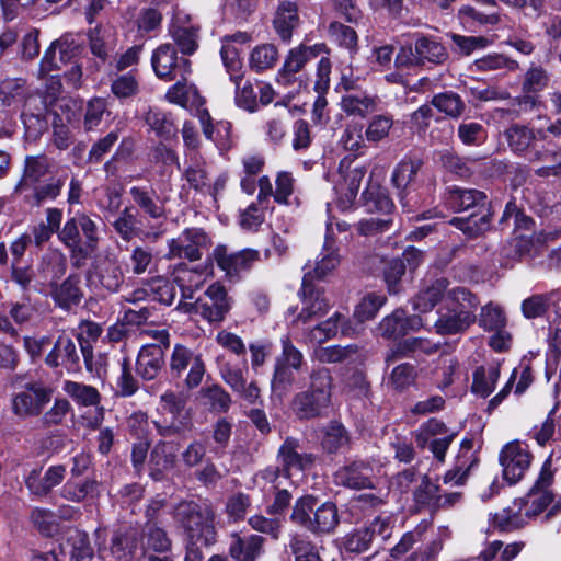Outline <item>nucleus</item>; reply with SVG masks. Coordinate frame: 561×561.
Returning <instances> with one entry per match:
<instances>
[{
  "label": "nucleus",
  "instance_id": "f257e3e1",
  "mask_svg": "<svg viewBox=\"0 0 561 561\" xmlns=\"http://www.w3.org/2000/svg\"><path fill=\"white\" fill-rule=\"evenodd\" d=\"M448 206L455 211L472 213L467 217H455L450 224L469 237H476L489 228L490 211L486 195L473 188H450L446 198Z\"/></svg>",
  "mask_w": 561,
  "mask_h": 561
},
{
  "label": "nucleus",
  "instance_id": "f03ea898",
  "mask_svg": "<svg viewBox=\"0 0 561 561\" xmlns=\"http://www.w3.org/2000/svg\"><path fill=\"white\" fill-rule=\"evenodd\" d=\"M333 377L325 367H317L309 374V385L293 399L291 409L299 419L322 416L332 402Z\"/></svg>",
  "mask_w": 561,
  "mask_h": 561
},
{
  "label": "nucleus",
  "instance_id": "7ed1b4c3",
  "mask_svg": "<svg viewBox=\"0 0 561 561\" xmlns=\"http://www.w3.org/2000/svg\"><path fill=\"white\" fill-rule=\"evenodd\" d=\"M174 520L183 529L185 541L209 546L216 541L214 512L206 505L185 501L174 508Z\"/></svg>",
  "mask_w": 561,
  "mask_h": 561
},
{
  "label": "nucleus",
  "instance_id": "20e7f679",
  "mask_svg": "<svg viewBox=\"0 0 561 561\" xmlns=\"http://www.w3.org/2000/svg\"><path fill=\"white\" fill-rule=\"evenodd\" d=\"M186 400L179 393L165 391L159 398L157 412L159 419L153 424L162 436H172L188 427V414L185 411Z\"/></svg>",
  "mask_w": 561,
  "mask_h": 561
},
{
  "label": "nucleus",
  "instance_id": "39448f33",
  "mask_svg": "<svg viewBox=\"0 0 561 561\" xmlns=\"http://www.w3.org/2000/svg\"><path fill=\"white\" fill-rule=\"evenodd\" d=\"M232 298L220 283H213L192 305V311L209 323H221L230 312Z\"/></svg>",
  "mask_w": 561,
  "mask_h": 561
},
{
  "label": "nucleus",
  "instance_id": "423d86ee",
  "mask_svg": "<svg viewBox=\"0 0 561 561\" xmlns=\"http://www.w3.org/2000/svg\"><path fill=\"white\" fill-rule=\"evenodd\" d=\"M534 456L525 442L515 439L505 444L499 454L503 479L510 484L519 482L529 470Z\"/></svg>",
  "mask_w": 561,
  "mask_h": 561
},
{
  "label": "nucleus",
  "instance_id": "0eeeda50",
  "mask_svg": "<svg viewBox=\"0 0 561 561\" xmlns=\"http://www.w3.org/2000/svg\"><path fill=\"white\" fill-rule=\"evenodd\" d=\"M53 396L51 388L41 381L25 383L11 399L14 415L21 419L37 416Z\"/></svg>",
  "mask_w": 561,
  "mask_h": 561
},
{
  "label": "nucleus",
  "instance_id": "6e6552de",
  "mask_svg": "<svg viewBox=\"0 0 561 561\" xmlns=\"http://www.w3.org/2000/svg\"><path fill=\"white\" fill-rule=\"evenodd\" d=\"M211 244L210 237L197 227L184 229L176 238L168 241V260L187 259L191 262L202 259L203 251Z\"/></svg>",
  "mask_w": 561,
  "mask_h": 561
},
{
  "label": "nucleus",
  "instance_id": "1a4fd4ad",
  "mask_svg": "<svg viewBox=\"0 0 561 561\" xmlns=\"http://www.w3.org/2000/svg\"><path fill=\"white\" fill-rule=\"evenodd\" d=\"M151 64L157 77L164 81H172L191 73V61L184 56L179 57L176 49L170 43L162 44L153 50Z\"/></svg>",
  "mask_w": 561,
  "mask_h": 561
},
{
  "label": "nucleus",
  "instance_id": "9d476101",
  "mask_svg": "<svg viewBox=\"0 0 561 561\" xmlns=\"http://www.w3.org/2000/svg\"><path fill=\"white\" fill-rule=\"evenodd\" d=\"M82 46L72 34H65L51 42L45 50L39 62V75L47 76L50 71L60 69L62 65L70 62L80 55Z\"/></svg>",
  "mask_w": 561,
  "mask_h": 561
},
{
  "label": "nucleus",
  "instance_id": "9b49d317",
  "mask_svg": "<svg viewBox=\"0 0 561 561\" xmlns=\"http://www.w3.org/2000/svg\"><path fill=\"white\" fill-rule=\"evenodd\" d=\"M213 259L229 279H239L260 261V253L253 249L229 253L226 245L219 244L213 251Z\"/></svg>",
  "mask_w": 561,
  "mask_h": 561
},
{
  "label": "nucleus",
  "instance_id": "f8f14e48",
  "mask_svg": "<svg viewBox=\"0 0 561 561\" xmlns=\"http://www.w3.org/2000/svg\"><path fill=\"white\" fill-rule=\"evenodd\" d=\"M504 137L510 149L518 156H527L531 162L545 159L546 152L536 149V133L533 128L520 124L511 125L505 131Z\"/></svg>",
  "mask_w": 561,
  "mask_h": 561
},
{
  "label": "nucleus",
  "instance_id": "ddd939ff",
  "mask_svg": "<svg viewBox=\"0 0 561 561\" xmlns=\"http://www.w3.org/2000/svg\"><path fill=\"white\" fill-rule=\"evenodd\" d=\"M374 466L368 460H354L334 473V482L350 489L374 488Z\"/></svg>",
  "mask_w": 561,
  "mask_h": 561
},
{
  "label": "nucleus",
  "instance_id": "4468645a",
  "mask_svg": "<svg viewBox=\"0 0 561 561\" xmlns=\"http://www.w3.org/2000/svg\"><path fill=\"white\" fill-rule=\"evenodd\" d=\"M478 462L479 458L476 451H473V440L471 438H465L460 444L454 468L448 470L443 477L444 483L455 485L465 484L471 469L474 468Z\"/></svg>",
  "mask_w": 561,
  "mask_h": 561
},
{
  "label": "nucleus",
  "instance_id": "2eb2a0df",
  "mask_svg": "<svg viewBox=\"0 0 561 561\" xmlns=\"http://www.w3.org/2000/svg\"><path fill=\"white\" fill-rule=\"evenodd\" d=\"M423 165V161L417 157H404L393 169L391 182L398 190V196L405 207L409 190L414 184L416 175Z\"/></svg>",
  "mask_w": 561,
  "mask_h": 561
},
{
  "label": "nucleus",
  "instance_id": "dca6fc26",
  "mask_svg": "<svg viewBox=\"0 0 561 561\" xmlns=\"http://www.w3.org/2000/svg\"><path fill=\"white\" fill-rule=\"evenodd\" d=\"M423 325L420 316H408L402 309H396L379 323L380 334L387 339H397L416 331Z\"/></svg>",
  "mask_w": 561,
  "mask_h": 561
},
{
  "label": "nucleus",
  "instance_id": "f3484780",
  "mask_svg": "<svg viewBox=\"0 0 561 561\" xmlns=\"http://www.w3.org/2000/svg\"><path fill=\"white\" fill-rule=\"evenodd\" d=\"M299 449L298 440L288 437L278 450V461L287 477L290 476L293 470H307L314 462L316 457L313 454L300 453Z\"/></svg>",
  "mask_w": 561,
  "mask_h": 561
},
{
  "label": "nucleus",
  "instance_id": "a211bd4d",
  "mask_svg": "<svg viewBox=\"0 0 561 561\" xmlns=\"http://www.w3.org/2000/svg\"><path fill=\"white\" fill-rule=\"evenodd\" d=\"M50 159L45 154L26 156L22 175L14 187V193L23 194L33 185L38 184L43 178L50 173Z\"/></svg>",
  "mask_w": 561,
  "mask_h": 561
},
{
  "label": "nucleus",
  "instance_id": "6ab92c4d",
  "mask_svg": "<svg viewBox=\"0 0 561 561\" xmlns=\"http://www.w3.org/2000/svg\"><path fill=\"white\" fill-rule=\"evenodd\" d=\"M339 329L344 336H353L358 333V329L353 327L342 313L335 312L328 320L313 327L308 333V339L311 343L320 345L334 337Z\"/></svg>",
  "mask_w": 561,
  "mask_h": 561
},
{
  "label": "nucleus",
  "instance_id": "aec40b11",
  "mask_svg": "<svg viewBox=\"0 0 561 561\" xmlns=\"http://www.w3.org/2000/svg\"><path fill=\"white\" fill-rule=\"evenodd\" d=\"M322 49V45L306 46L300 45L289 50L285 58L283 67L278 71V80L289 83L293 77L299 72L304 66L316 58Z\"/></svg>",
  "mask_w": 561,
  "mask_h": 561
},
{
  "label": "nucleus",
  "instance_id": "412c9836",
  "mask_svg": "<svg viewBox=\"0 0 561 561\" xmlns=\"http://www.w3.org/2000/svg\"><path fill=\"white\" fill-rule=\"evenodd\" d=\"M184 164L183 178L191 188L204 194L210 179L204 157L199 151L186 152Z\"/></svg>",
  "mask_w": 561,
  "mask_h": 561
},
{
  "label": "nucleus",
  "instance_id": "4be33fe9",
  "mask_svg": "<svg viewBox=\"0 0 561 561\" xmlns=\"http://www.w3.org/2000/svg\"><path fill=\"white\" fill-rule=\"evenodd\" d=\"M265 539L259 535L242 537L238 533L231 534L229 546L230 556L237 561H256L263 553Z\"/></svg>",
  "mask_w": 561,
  "mask_h": 561
},
{
  "label": "nucleus",
  "instance_id": "5701e85b",
  "mask_svg": "<svg viewBox=\"0 0 561 561\" xmlns=\"http://www.w3.org/2000/svg\"><path fill=\"white\" fill-rule=\"evenodd\" d=\"M448 285V280L443 277L424 283L419 293L412 298L413 309L422 313L430 312L442 300Z\"/></svg>",
  "mask_w": 561,
  "mask_h": 561
},
{
  "label": "nucleus",
  "instance_id": "b1692460",
  "mask_svg": "<svg viewBox=\"0 0 561 561\" xmlns=\"http://www.w3.org/2000/svg\"><path fill=\"white\" fill-rule=\"evenodd\" d=\"M476 320V316L471 310L449 309L443 313L435 322V329L438 334H457L467 330Z\"/></svg>",
  "mask_w": 561,
  "mask_h": 561
},
{
  "label": "nucleus",
  "instance_id": "393cba45",
  "mask_svg": "<svg viewBox=\"0 0 561 561\" xmlns=\"http://www.w3.org/2000/svg\"><path fill=\"white\" fill-rule=\"evenodd\" d=\"M163 356L164 352L161 345L147 344L142 346L136 362L137 374L146 380L154 379L163 365Z\"/></svg>",
  "mask_w": 561,
  "mask_h": 561
},
{
  "label": "nucleus",
  "instance_id": "a878e982",
  "mask_svg": "<svg viewBox=\"0 0 561 561\" xmlns=\"http://www.w3.org/2000/svg\"><path fill=\"white\" fill-rule=\"evenodd\" d=\"M65 473L66 468L61 465L49 467L43 477L37 470H33L27 476L25 483L31 493L44 496L64 480Z\"/></svg>",
  "mask_w": 561,
  "mask_h": 561
},
{
  "label": "nucleus",
  "instance_id": "bb28decb",
  "mask_svg": "<svg viewBox=\"0 0 561 561\" xmlns=\"http://www.w3.org/2000/svg\"><path fill=\"white\" fill-rule=\"evenodd\" d=\"M45 363L49 367L64 365L68 370L75 369L79 363L75 342L67 335H60L53 350L46 355Z\"/></svg>",
  "mask_w": 561,
  "mask_h": 561
},
{
  "label": "nucleus",
  "instance_id": "cd10ccee",
  "mask_svg": "<svg viewBox=\"0 0 561 561\" xmlns=\"http://www.w3.org/2000/svg\"><path fill=\"white\" fill-rule=\"evenodd\" d=\"M300 19L296 3L290 1L280 2L273 19V26L279 38L285 43H289L293 32L298 27Z\"/></svg>",
  "mask_w": 561,
  "mask_h": 561
},
{
  "label": "nucleus",
  "instance_id": "c85d7f7f",
  "mask_svg": "<svg viewBox=\"0 0 561 561\" xmlns=\"http://www.w3.org/2000/svg\"><path fill=\"white\" fill-rule=\"evenodd\" d=\"M378 100L367 92H350L342 96L341 108L348 116L365 118L377 110Z\"/></svg>",
  "mask_w": 561,
  "mask_h": 561
},
{
  "label": "nucleus",
  "instance_id": "c756f323",
  "mask_svg": "<svg viewBox=\"0 0 561 561\" xmlns=\"http://www.w3.org/2000/svg\"><path fill=\"white\" fill-rule=\"evenodd\" d=\"M317 497L304 495L296 500L290 514V522L306 531L316 533Z\"/></svg>",
  "mask_w": 561,
  "mask_h": 561
},
{
  "label": "nucleus",
  "instance_id": "7c9ffc66",
  "mask_svg": "<svg viewBox=\"0 0 561 561\" xmlns=\"http://www.w3.org/2000/svg\"><path fill=\"white\" fill-rule=\"evenodd\" d=\"M500 374L499 363L478 366L473 371L471 391L477 396L486 398L495 389Z\"/></svg>",
  "mask_w": 561,
  "mask_h": 561
},
{
  "label": "nucleus",
  "instance_id": "2f4dec72",
  "mask_svg": "<svg viewBox=\"0 0 561 561\" xmlns=\"http://www.w3.org/2000/svg\"><path fill=\"white\" fill-rule=\"evenodd\" d=\"M561 300V290L533 295L522 302V313L526 319L543 317L546 312Z\"/></svg>",
  "mask_w": 561,
  "mask_h": 561
},
{
  "label": "nucleus",
  "instance_id": "473e14b6",
  "mask_svg": "<svg viewBox=\"0 0 561 561\" xmlns=\"http://www.w3.org/2000/svg\"><path fill=\"white\" fill-rule=\"evenodd\" d=\"M129 194L135 204L150 218L159 219L163 216L164 208L154 190L147 186H131Z\"/></svg>",
  "mask_w": 561,
  "mask_h": 561
},
{
  "label": "nucleus",
  "instance_id": "72a5a7b5",
  "mask_svg": "<svg viewBox=\"0 0 561 561\" xmlns=\"http://www.w3.org/2000/svg\"><path fill=\"white\" fill-rule=\"evenodd\" d=\"M80 231L78 213H76L73 217L67 219L62 228L59 227L57 237L59 241L71 251L72 255L85 259L87 251H84Z\"/></svg>",
  "mask_w": 561,
  "mask_h": 561
},
{
  "label": "nucleus",
  "instance_id": "f704fd0d",
  "mask_svg": "<svg viewBox=\"0 0 561 561\" xmlns=\"http://www.w3.org/2000/svg\"><path fill=\"white\" fill-rule=\"evenodd\" d=\"M364 176L365 170L363 168H354L347 172L344 182L339 185L337 191L341 196L337 204L342 210L351 208L355 202Z\"/></svg>",
  "mask_w": 561,
  "mask_h": 561
},
{
  "label": "nucleus",
  "instance_id": "c9c22d12",
  "mask_svg": "<svg viewBox=\"0 0 561 561\" xmlns=\"http://www.w3.org/2000/svg\"><path fill=\"white\" fill-rule=\"evenodd\" d=\"M279 58L278 48L271 43L256 45L250 53L249 67L254 72L261 73L273 69Z\"/></svg>",
  "mask_w": 561,
  "mask_h": 561
},
{
  "label": "nucleus",
  "instance_id": "e433bc0d",
  "mask_svg": "<svg viewBox=\"0 0 561 561\" xmlns=\"http://www.w3.org/2000/svg\"><path fill=\"white\" fill-rule=\"evenodd\" d=\"M415 50L420 65H424L425 62L442 65L448 58L446 48L439 42L431 37H419L415 41Z\"/></svg>",
  "mask_w": 561,
  "mask_h": 561
},
{
  "label": "nucleus",
  "instance_id": "4c0bfd02",
  "mask_svg": "<svg viewBox=\"0 0 561 561\" xmlns=\"http://www.w3.org/2000/svg\"><path fill=\"white\" fill-rule=\"evenodd\" d=\"M111 554L114 561H138L142 549L138 547L135 536L117 534L112 539Z\"/></svg>",
  "mask_w": 561,
  "mask_h": 561
},
{
  "label": "nucleus",
  "instance_id": "58836bf2",
  "mask_svg": "<svg viewBox=\"0 0 561 561\" xmlns=\"http://www.w3.org/2000/svg\"><path fill=\"white\" fill-rule=\"evenodd\" d=\"M65 185L62 178L53 179L45 184H35L31 193L24 196V201L31 207H39L47 202L55 201L60 194Z\"/></svg>",
  "mask_w": 561,
  "mask_h": 561
},
{
  "label": "nucleus",
  "instance_id": "ea45409f",
  "mask_svg": "<svg viewBox=\"0 0 561 561\" xmlns=\"http://www.w3.org/2000/svg\"><path fill=\"white\" fill-rule=\"evenodd\" d=\"M199 396L203 404L213 413H226L232 404L229 392L217 383L203 387Z\"/></svg>",
  "mask_w": 561,
  "mask_h": 561
},
{
  "label": "nucleus",
  "instance_id": "a19ab883",
  "mask_svg": "<svg viewBox=\"0 0 561 561\" xmlns=\"http://www.w3.org/2000/svg\"><path fill=\"white\" fill-rule=\"evenodd\" d=\"M364 205L369 213H381L389 217L394 205L387 191L378 184H369L363 193Z\"/></svg>",
  "mask_w": 561,
  "mask_h": 561
},
{
  "label": "nucleus",
  "instance_id": "79ce46f5",
  "mask_svg": "<svg viewBox=\"0 0 561 561\" xmlns=\"http://www.w3.org/2000/svg\"><path fill=\"white\" fill-rule=\"evenodd\" d=\"M170 35L182 55H192L198 47V27L191 24L174 23L170 27Z\"/></svg>",
  "mask_w": 561,
  "mask_h": 561
},
{
  "label": "nucleus",
  "instance_id": "37998d69",
  "mask_svg": "<svg viewBox=\"0 0 561 561\" xmlns=\"http://www.w3.org/2000/svg\"><path fill=\"white\" fill-rule=\"evenodd\" d=\"M302 304L318 318L323 316L329 309V302L324 294L312 285L311 270L305 273L302 278Z\"/></svg>",
  "mask_w": 561,
  "mask_h": 561
},
{
  "label": "nucleus",
  "instance_id": "c03bdc74",
  "mask_svg": "<svg viewBox=\"0 0 561 561\" xmlns=\"http://www.w3.org/2000/svg\"><path fill=\"white\" fill-rule=\"evenodd\" d=\"M316 517V536L330 535L340 524L337 506L331 501L317 505Z\"/></svg>",
  "mask_w": 561,
  "mask_h": 561
},
{
  "label": "nucleus",
  "instance_id": "a18cd8bd",
  "mask_svg": "<svg viewBox=\"0 0 561 561\" xmlns=\"http://www.w3.org/2000/svg\"><path fill=\"white\" fill-rule=\"evenodd\" d=\"M46 221L34 226L32 233L36 247H42L51 236L59 230L62 221V210L56 207H49L45 210Z\"/></svg>",
  "mask_w": 561,
  "mask_h": 561
},
{
  "label": "nucleus",
  "instance_id": "49530a36",
  "mask_svg": "<svg viewBox=\"0 0 561 561\" xmlns=\"http://www.w3.org/2000/svg\"><path fill=\"white\" fill-rule=\"evenodd\" d=\"M88 37L92 55L103 62L106 61L110 54L115 48V41L112 33L108 30L96 26L90 30Z\"/></svg>",
  "mask_w": 561,
  "mask_h": 561
},
{
  "label": "nucleus",
  "instance_id": "de8ad7c7",
  "mask_svg": "<svg viewBox=\"0 0 561 561\" xmlns=\"http://www.w3.org/2000/svg\"><path fill=\"white\" fill-rule=\"evenodd\" d=\"M359 352L356 344L346 346H318L313 351V358L321 364H337L351 359Z\"/></svg>",
  "mask_w": 561,
  "mask_h": 561
},
{
  "label": "nucleus",
  "instance_id": "09e8293b",
  "mask_svg": "<svg viewBox=\"0 0 561 561\" xmlns=\"http://www.w3.org/2000/svg\"><path fill=\"white\" fill-rule=\"evenodd\" d=\"M62 390L79 405L95 407L100 403V392L92 386L67 380Z\"/></svg>",
  "mask_w": 561,
  "mask_h": 561
},
{
  "label": "nucleus",
  "instance_id": "8fccbe9b",
  "mask_svg": "<svg viewBox=\"0 0 561 561\" xmlns=\"http://www.w3.org/2000/svg\"><path fill=\"white\" fill-rule=\"evenodd\" d=\"M373 539L366 526L353 529L340 539V549L346 553L359 554L370 549Z\"/></svg>",
  "mask_w": 561,
  "mask_h": 561
},
{
  "label": "nucleus",
  "instance_id": "3c124183",
  "mask_svg": "<svg viewBox=\"0 0 561 561\" xmlns=\"http://www.w3.org/2000/svg\"><path fill=\"white\" fill-rule=\"evenodd\" d=\"M79 283L78 276L70 275L54 290L53 296L60 307L69 308L80 302L82 293Z\"/></svg>",
  "mask_w": 561,
  "mask_h": 561
},
{
  "label": "nucleus",
  "instance_id": "603ef678",
  "mask_svg": "<svg viewBox=\"0 0 561 561\" xmlns=\"http://www.w3.org/2000/svg\"><path fill=\"white\" fill-rule=\"evenodd\" d=\"M295 368L275 362L271 380L272 398L282 400L295 382Z\"/></svg>",
  "mask_w": 561,
  "mask_h": 561
},
{
  "label": "nucleus",
  "instance_id": "864d4df0",
  "mask_svg": "<svg viewBox=\"0 0 561 561\" xmlns=\"http://www.w3.org/2000/svg\"><path fill=\"white\" fill-rule=\"evenodd\" d=\"M145 121L159 137L169 138L176 131L171 115L158 107H150L145 115Z\"/></svg>",
  "mask_w": 561,
  "mask_h": 561
},
{
  "label": "nucleus",
  "instance_id": "5fc2aeb1",
  "mask_svg": "<svg viewBox=\"0 0 561 561\" xmlns=\"http://www.w3.org/2000/svg\"><path fill=\"white\" fill-rule=\"evenodd\" d=\"M220 56L230 80L234 84H239L243 79V65L238 48L231 43L222 41Z\"/></svg>",
  "mask_w": 561,
  "mask_h": 561
},
{
  "label": "nucleus",
  "instance_id": "6e6d98bb",
  "mask_svg": "<svg viewBox=\"0 0 561 561\" xmlns=\"http://www.w3.org/2000/svg\"><path fill=\"white\" fill-rule=\"evenodd\" d=\"M470 68L477 71H515L518 62L502 54H489L476 59Z\"/></svg>",
  "mask_w": 561,
  "mask_h": 561
},
{
  "label": "nucleus",
  "instance_id": "4d7b16f0",
  "mask_svg": "<svg viewBox=\"0 0 561 561\" xmlns=\"http://www.w3.org/2000/svg\"><path fill=\"white\" fill-rule=\"evenodd\" d=\"M80 333L78 336V340L80 342L82 356L85 363V367L89 371H93V364H92V346L88 343L87 340L95 341L100 337L102 334V328L100 324L93 322V321H83L80 324Z\"/></svg>",
  "mask_w": 561,
  "mask_h": 561
},
{
  "label": "nucleus",
  "instance_id": "13d9d810",
  "mask_svg": "<svg viewBox=\"0 0 561 561\" xmlns=\"http://www.w3.org/2000/svg\"><path fill=\"white\" fill-rule=\"evenodd\" d=\"M330 38L339 46L346 48L351 54L357 51L358 36L356 31L340 22H331L328 27Z\"/></svg>",
  "mask_w": 561,
  "mask_h": 561
},
{
  "label": "nucleus",
  "instance_id": "bf43d9fd",
  "mask_svg": "<svg viewBox=\"0 0 561 561\" xmlns=\"http://www.w3.org/2000/svg\"><path fill=\"white\" fill-rule=\"evenodd\" d=\"M201 355L182 344H175L170 357V371L174 377H181L191 364H197L194 359Z\"/></svg>",
  "mask_w": 561,
  "mask_h": 561
},
{
  "label": "nucleus",
  "instance_id": "052dcab7",
  "mask_svg": "<svg viewBox=\"0 0 561 561\" xmlns=\"http://www.w3.org/2000/svg\"><path fill=\"white\" fill-rule=\"evenodd\" d=\"M289 548L295 561H322L316 545L307 536H291Z\"/></svg>",
  "mask_w": 561,
  "mask_h": 561
},
{
  "label": "nucleus",
  "instance_id": "680f3d73",
  "mask_svg": "<svg viewBox=\"0 0 561 561\" xmlns=\"http://www.w3.org/2000/svg\"><path fill=\"white\" fill-rule=\"evenodd\" d=\"M455 433L450 431L444 422L438 419L432 417L422 423L415 432V440L419 447L424 448L428 442L437 436H445L446 434Z\"/></svg>",
  "mask_w": 561,
  "mask_h": 561
},
{
  "label": "nucleus",
  "instance_id": "e2e57ef3",
  "mask_svg": "<svg viewBox=\"0 0 561 561\" xmlns=\"http://www.w3.org/2000/svg\"><path fill=\"white\" fill-rule=\"evenodd\" d=\"M350 437L345 427L336 422L330 423L322 438V447L325 451L333 454L348 444Z\"/></svg>",
  "mask_w": 561,
  "mask_h": 561
},
{
  "label": "nucleus",
  "instance_id": "0e129e2a",
  "mask_svg": "<svg viewBox=\"0 0 561 561\" xmlns=\"http://www.w3.org/2000/svg\"><path fill=\"white\" fill-rule=\"evenodd\" d=\"M113 227L125 241H130L138 233L137 213L133 207H125L114 220Z\"/></svg>",
  "mask_w": 561,
  "mask_h": 561
},
{
  "label": "nucleus",
  "instance_id": "69168bd1",
  "mask_svg": "<svg viewBox=\"0 0 561 561\" xmlns=\"http://www.w3.org/2000/svg\"><path fill=\"white\" fill-rule=\"evenodd\" d=\"M98 489L95 480H84L82 482L67 481L61 489V496L67 501L81 502L88 496H92Z\"/></svg>",
  "mask_w": 561,
  "mask_h": 561
},
{
  "label": "nucleus",
  "instance_id": "338daca9",
  "mask_svg": "<svg viewBox=\"0 0 561 561\" xmlns=\"http://www.w3.org/2000/svg\"><path fill=\"white\" fill-rule=\"evenodd\" d=\"M150 462L159 473L171 469L175 462L174 446L165 442L157 444L151 451Z\"/></svg>",
  "mask_w": 561,
  "mask_h": 561
},
{
  "label": "nucleus",
  "instance_id": "774afa93",
  "mask_svg": "<svg viewBox=\"0 0 561 561\" xmlns=\"http://www.w3.org/2000/svg\"><path fill=\"white\" fill-rule=\"evenodd\" d=\"M68 542L71 546L70 561H91L93 558V549L90 546L88 535L80 530H73Z\"/></svg>",
  "mask_w": 561,
  "mask_h": 561
}]
</instances>
